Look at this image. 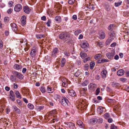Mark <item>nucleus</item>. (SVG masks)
Segmentation results:
<instances>
[{
  "mask_svg": "<svg viewBox=\"0 0 129 129\" xmlns=\"http://www.w3.org/2000/svg\"><path fill=\"white\" fill-rule=\"evenodd\" d=\"M60 102L63 106H66L68 105L69 103V101L65 97H62V98Z\"/></svg>",
  "mask_w": 129,
  "mask_h": 129,
  "instance_id": "nucleus-2",
  "label": "nucleus"
},
{
  "mask_svg": "<svg viewBox=\"0 0 129 129\" xmlns=\"http://www.w3.org/2000/svg\"><path fill=\"white\" fill-rule=\"evenodd\" d=\"M55 19L56 21L60 22L61 20V17L59 16H57L55 17Z\"/></svg>",
  "mask_w": 129,
  "mask_h": 129,
  "instance_id": "nucleus-38",
  "label": "nucleus"
},
{
  "mask_svg": "<svg viewBox=\"0 0 129 129\" xmlns=\"http://www.w3.org/2000/svg\"><path fill=\"white\" fill-rule=\"evenodd\" d=\"M75 0H69L68 3L70 5L73 4L75 2Z\"/></svg>",
  "mask_w": 129,
  "mask_h": 129,
  "instance_id": "nucleus-48",
  "label": "nucleus"
},
{
  "mask_svg": "<svg viewBox=\"0 0 129 129\" xmlns=\"http://www.w3.org/2000/svg\"><path fill=\"white\" fill-rule=\"evenodd\" d=\"M9 18L8 17H5L4 18V21L5 22H7L9 20Z\"/></svg>",
  "mask_w": 129,
  "mask_h": 129,
  "instance_id": "nucleus-60",
  "label": "nucleus"
},
{
  "mask_svg": "<svg viewBox=\"0 0 129 129\" xmlns=\"http://www.w3.org/2000/svg\"><path fill=\"white\" fill-rule=\"evenodd\" d=\"M72 19L74 20H76L77 18V16L76 15H74L72 17Z\"/></svg>",
  "mask_w": 129,
  "mask_h": 129,
  "instance_id": "nucleus-59",
  "label": "nucleus"
},
{
  "mask_svg": "<svg viewBox=\"0 0 129 129\" xmlns=\"http://www.w3.org/2000/svg\"><path fill=\"white\" fill-rule=\"evenodd\" d=\"M107 102H108L110 103H114L115 102V101L114 99H108L107 100Z\"/></svg>",
  "mask_w": 129,
  "mask_h": 129,
  "instance_id": "nucleus-47",
  "label": "nucleus"
},
{
  "mask_svg": "<svg viewBox=\"0 0 129 129\" xmlns=\"http://www.w3.org/2000/svg\"><path fill=\"white\" fill-rule=\"evenodd\" d=\"M14 93L16 95L17 98L19 99H21V97L19 92L17 91H14Z\"/></svg>",
  "mask_w": 129,
  "mask_h": 129,
  "instance_id": "nucleus-27",
  "label": "nucleus"
},
{
  "mask_svg": "<svg viewBox=\"0 0 129 129\" xmlns=\"http://www.w3.org/2000/svg\"><path fill=\"white\" fill-rule=\"evenodd\" d=\"M124 71L123 70L120 69L117 72V74L119 76L123 75L124 74Z\"/></svg>",
  "mask_w": 129,
  "mask_h": 129,
  "instance_id": "nucleus-18",
  "label": "nucleus"
},
{
  "mask_svg": "<svg viewBox=\"0 0 129 129\" xmlns=\"http://www.w3.org/2000/svg\"><path fill=\"white\" fill-rule=\"evenodd\" d=\"M122 2H118L117 3H115V5L116 7H118L122 3Z\"/></svg>",
  "mask_w": 129,
  "mask_h": 129,
  "instance_id": "nucleus-50",
  "label": "nucleus"
},
{
  "mask_svg": "<svg viewBox=\"0 0 129 129\" xmlns=\"http://www.w3.org/2000/svg\"><path fill=\"white\" fill-rule=\"evenodd\" d=\"M114 111L115 112L119 111L118 106L116 105L114 107Z\"/></svg>",
  "mask_w": 129,
  "mask_h": 129,
  "instance_id": "nucleus-29",
  "label": "nucleus"
},
{
  "mask_svg": "<svg viewBox=\"0 0 129 129\" xmlns=\"http://www.w3.org/2000/svg\"><path fill=\"white\" fill-rule=\"evenodd\" d=\"M112 85L113 87H117L119 86L120 84L119 83L113 82L112 83Z\"/></svg>",
  "mask_w": 129,
  "mask_h": 129,
  "instance_id": "nucleus-31",
  "label": "nucleus"
},
{
  "mask_svg": "<svg viewBox=\"0 0 129 129\" xmlns=\"http://www.w3.org/2000/svg\"><path fill=\"white\" fill-rule=\"evenodd\" d=\"M115 54V53L114 51L111 52H109L107 53L106 55L107 57L110 59H112Z\"/></svg>",
  "mask_w": 129,
  "mask_h": 129,
  "instance_id": "nucleus-7",
  "label": "nucleus"
},
{
  "mask_svg": "<svg viewBox=\"0 0 129 129\" xmlns=\"http://www.w3.org/2000/svg\"><path fill=\"white\" fill-rule=\"evenodd\" d=\"M22 8L21 5L20 4H18L15 6L14 10L16 12H19L20 11Z\"/></svg>",
  "mask_w": 129,
  "mask_h": 129,
  "instance_id": "nucleus-8",
  "label": "nucleus"
},
{
  "mask_svg": "<svg viewBox=\"0 0 129 129\" xmlns=\"http://www.w3.org/2000/svg\"><path fill=\"white\" fill-rule=\"evenodd\" d=\"M23 10L25 13L28 14L30 12L31 10L28 6H24L23 8Z\"/></svg>",
  "mask_w": 129,
  "mask_h": 129,
  "instance_id": "nucleus-11",
  "label": "nucleus"
},
{
  "mask_svg": "<svg viewBox=\"0 0 129 129\" xmlns=\"http://www.w3.org/2000/svg\"><path fill=\"white\" fill-rule=\"evenodd\" d=\"M115 27L114 25L113 24H110L108 27V29L110 31H112Z\"/></svg>",
  "mask_w": 129,
  "mask_h": 129,
  "instance_id": "nucleus-28",
  "label": "nucleus"
},
{
  "mask_svg": "<svg viewBox=\"0 0 129 129\" xmlns=\"http://www.w3.org/2000/svg\"><path fill=\"white\" fill-rule=\"evenodd\" d=\"M88 81L87 80H85L83 82L82 85L83 86H86L88 84Z\"/></svg>",
  "mask_w": 129,
  "mask_h": 129,
  "instance_id": "nucleus-44",
  "label": "nucleus"
},
{
  "mask_svg": "<svg viewBox=\"0 0 129 129\" xmlns=\"http://www.w3.org/2000/svg\"><path fill=\"white\" fill-rule=\"evenodd\" d=\"M61 80L62 83V84L63 86L66 87L67 86L68 84H70V82L66 78H62L61 79Z\"/></svg>",
  "mask_w": 129,
  "mask_h": 129,
  "instance_id": "nucleus-3",
  "label": "nucleus"
},
{
  "mask_svg": "<svg viewBox=\"0 0 129 129\" xmlns=\"http://www.w3.org/2000/svg\"><path fill=\"white\" fill-rule=\"evenodd\" d=\"M44 106H39L37 107V109L38 111H40L43 109Z\"/></svg>",
  "mask_w": 129,
  "mask_h": 129,
  "instance_id": "nucleus-35",
  "label": "nucleus"
},
{
  "mask_svg": "<svg viewBox=\"0 0 129 129\" xmlns=\"http://www.w3.org/2000/svg\"><path fill=\"white\" fill-rule=\"evenodd\" d=\"M124 32L126 33L127 35H129V30L128 29L124 30Z\"/></svg>",
  "mask_w": 129,
  "mask_h": 129,
  "instance_id": "nucleus-64",
  "label": "nucleus"
},
{
  "mask_svg": "<svg viewBox=\"0 0 129 129\" xmlns=\"http://www.w3.org/2000/svg\"><path fill=\"white\" fill-rule=\"evenodd\" d=\"M98 35L99 36V38L101 39H103L105 37V32L102 30L100 31Z\"/></svg>",
  "mask_w": 129,
  "mask_h": 129,
  "instance_id": "nucleus-6",
  "label": "nucleus"
},
{
  "mask_svg": "<svg viewBox=\"0 0 129 129\" xmlns=\"http://www.w3.org/2000/svg\"><path fill=\"white\" fill-rule=\"evenodd\" d=\"M60 96L59 95L57 94H55L54 96V99L56 100H58L59 99Z\"/></svg>",
  "mask_w": 129,
  "mask_h": 129,
  "instance_id": "nucleus-45",
  "label": "nucleus"
},
{
  "mask_svg": "<svg viewBox=\"0 0 129 129\" xmlns=\"http://www.w3.org/2000/svg\"><path fill=\"white\" fill-rule=\"evenodd\" d=\"M98 111L100 113H102L103 111V108L101 107H100L97 109Z\"/></svg>",
  "mask_w": 129,
  "mask_h": 129,
  "instance_id": "nucleus-40",
  "label": "nucleus"
},
{
  "mask_svg": "<svg viewBox=\"0 0 129 129\" xmlns=\"http://www.w3.org/2000/svg\"><path fill=\"white\" fill-rule=\"evenodd\" d=\"M9 96V98L11 100L13 101H15V96L14 94V92L12 90H11L10 91Z\"/></svg>",
  "mask_w": 129,
  "mask_h": 129,
  "instance_id": "nucleus-9",
  "label": "nucleus"
},
{
  "mask_svg": "<svg viewBox=\"0 0 129 129\" xmlns=\"http://www.w3.org/2000/svg\"><path fill=\"white\" fill-rule=\"evenodd\" d=\"M107 73V71L105 70H104L102 71L101 73V75L102 78H105L106 77V75Z\"/></svg>",
  "mask_w": 129,
  "mask_h": 129,
  "instance_id": "nucleus-16",
  "label": "nucleus"
},
{
  "mask_svg": "<svg viewBox=\"0 0 129 129\" xmlns=\"http://www.w3.org/2000/svg\"><path fill=\"white\" fill-rule=\"evenodd\" d=\"M12 73L15 76L20 79H22L24 77L22 74L17 72L13 71Z\"/></svg>",
  "mask_w": 129,
  "mask_h": 129,
  "instance_id": "nucleus-4",
  "label": "nucleus"
},
{
  "mask_svg": "<svg viewBox=\"0 0 129 129\" xmlns=\"http://www.w3.org/2000/svg\"><path fill=\"white\" fill-rule=\"evenodd\" d=\"M37 52V50L36 47L35 46L33 47L31 49L30 54L31 57H34L36 55Z\"/></svg>",
  "mask_w": 129,
  "mask_h": 129,
  "instance_id": "nucleus-5",
  "label": "nucleus"
},
{
  "mask_svg": "<svg viewBox=\"0 0 129 129\" xmlns=\"http://www.w3.org/2000/svg\"><path fill=\"white\" fill-rule=\"evenodd\" d=\"M88 67L89 65L88 64H86L84 66V68L85 70H88Z\"/></svg>",
  "mask_w": 129,
  "mask_h": 129,
  "instance_id": "nucleus-55",
  "label": "nucleus"
},
{
  "mask_svg": "<svg viewBox=\"0 0 129 129\" xmlns=\"http://www.w3.org/2000/svg\"><path fill=\"white\" fill-rule=\"evenodd\" d=\"M94 65L95 62H91L90 64V69H93Z\"/></svg>",
  "mask_w": 129,
  "mask_h": 129,
  "instance_id": "nucleus-34",
  "label": "nucleus"
},
{
  "mask_svg": "<svg viewBox=\"0 0 129 129\" xmlns=\"http://www.w3.org/2000/svg\"><path fill=\"white\" fill-rule=\"evenodd\" d=\"M84 13L82 11L80 12L79 13V16L83 17V16Z\"/></svg>",
  "mask_w": 129,
  "mask_h": 129,
  "instance_id": "nucleus-53",
  "label": "nucleus"
},
{
  "mask_svg": "<svg viewBox=\"0 0 129 129\" xmlns=\"http://www.w3.org/2000/svg\"><path fill=\"white\" fill-rule=\"evenodd\" d=\"M13 68L14 69L16 70H19L22 68V66L21 65L16 64L14 65Z\"/></svg>",
  "mask_w": 129,
  "mask_h": 129,
  "instance_id": "nucleus-14",
  "label": "nucleus"
},
{
  "mask_svg": "<svg viewBox=\"0 0 129 129\" xmlns=\"http://www.w3.org/2000/svg\"><path fill=\"white\" fill-rule=\"evenodd\" d=\"M10 80L12 81H14L16 80V78H15V77L12 75H11L10 77Z\"/></svg>",
  "mask_w": 129,
  "mask_h": 129,
  "instance_id": "nucleus-42",
  "label": "nucleus"
},
{
  "mask_svg": "<svg viewBox=\"0 0 129 129\" xmlns=\"http://www.w3.org/2000/svg\"><path fill=\"white\" fill-rule=\"evenodd\" d=\"M80 71L78 70L75 73L74 75L76 77H78L80 75Z\"/></svg>",
  "mask_w": 129,
  "mask_h": 129,
  "instance_id": "nucleus-39",
  "label": "nucleus"
},
{
  "mask_svg": "<svg viewBox=\"0 0 129 129\" xmlns=\"http://www.w3.org/2000/svg\"><path fill=\"white\" fill-rule=\"evenodd\" d=\"M87 90V89L86 88H81L80 89V91L81 92L83 91L84 92H85Z\"/></svg>",
  "mask_w": 129,
  "mask_h": 129,
  "instance_id": "nucleus-57",
  "label": "nucleus"
},
{
  "mask_svg": "<svg viewBox=\"0 0 129 129\" xmlns=\"http://www.w3.org/2000/svg\"><path fill=\"white\" fill-rule=\"evenodd\" d=\"M26 40L25 39H21L20 40V43H22L24 42V43L26 42Z\"/></svg>",
  "mask_w": 129,
  "mask_h": 129,
  "instance_id": "nucleus-54",
  "label": "nucleus"
},
{
  "mask_svg": "<svg viewBox=\"0 0 129 129\" xmlns=\"http://www.w3.org/2000/svg\"><path fill=\"white\" fill-rule=\"evenodd\" d=\"M109 61V60L105 59H102L101 61L100 60H99L98 62L99 63H104L105 62H108Z\"/></svg>",
  "mask_w": 129,
  "mask_h": 129,
  "instance_id": "nucleus-33",
  "label": "nucleus"
},
{
  "mask_svg": "<svg viewBox=\"0 0 129 129\" xmlns=\"http://www.w3.org/2000/svg\"><path fill=\"white\" fill-rule=\"evenodd\" d=\"M51 22L50 19H49L46 23V24L48 27L50 26V24L51 23Z\"/></svg>",
  "mask_w": 129,
  "mask_h": 129,
  "instance_id": "nucleus-52",
  "label": "nucleus"
},
{
  "mask_svg": "<svg viewBox=\"0 0 129 129\" xmlns=\"http://www.w3.org/2000/svg\"><path fill=\"white\" fill-rule=\"evenodd\" d=\"M80 55L81 57L82 58H84L86 56V53H84L82 52H81Z\"/></svg>",
  "mask_w": 129,
  "mask_h": 129,
  "instance_id": "nucleus-37",
  "label": "nucleus"
},
{
  "mask_svg": "<svg viewBox=\"0 0 129 129\" xmlns=\"http://www.w3.org/2000/svg\"><path fill=\"white\" fill-rule=\"evenodd\" d=\"M76 63L78 65H80L81 64V62L80 59L77 60Z\"/></svg>",
  "mask_w": 129,
  "mask_h": 129,
  "instance_id": "nucleus-58",
  "label": "nucleus"
},
{
  "mask_svg": "<svg viewBox=\"0 0 129 129\" xmlns=\"http://www.w3.org/2000/svg\"><path fill=\"white\" fill-rule=\"evenodd\" d=\"M11 25L12 27L13 30L14 31H16L17 30V26L15 23H12L11 24Z\"/></svg>",
  "mask_w": 129,
  "mask_h": 129,
  "instance_id": "nucleus-19",
  "label": "nucleus"
},
{
  "mask_svg": "<svg viewBox=\"0 0 129 129\" xmlns=\"http://www.w3.org/2000/svg\"><path fill=\"white\" fill-rule=\"evenodd\" d=\"M68 93L70 95L72 96H74L76 95L75 92L73 90H70L68 91Z\"/></svg>",
  "mask_w": 129,
  "mask_h": 129,
  "instance_id": "nucleus-17",
  "label": "nucleus"
},
{
  "mask_svg": "<svg viewBox=\"0 0 129 129\" xmlns=\"http://www.w3.org/2000/svg\"><path fill=\"white\" fill-rule=\"evenodd\" d=\"M13 107L16 113L20 114L21 113V112L20 110L16 106H13Z\"/></svg>",
  "mask_w": 129,
  "mask_h": 129,
  "instance_id": "nucleus-25",
  "label": "nucleus"
},
{
  "mask_svg": "<svg viewBox=\"0 0 129 129\" xmlns=\"http://www.w3.org/2000/svg\"><path fill=\"white\" fill-rule=\"evenodd\" d=\"M3 46V42L2 40H0V48H2Z\"/></svg>",
  "mask_w": 129,
  "mask_h": 129,
  "instance_id": "nucleus-61",
  "label": "nucleus"
},
{
  "mask_svg": "<svg viewBox=\"0 0 129 129\" xmlns=\"http://www.w3.org/2000/svg\"><path fill=\"white\" fill-rule=\"evenodd\" d=\"M96 45L100 47H103L104 45V43L102 42H96Z\"/></svg>",
  "mask_w": 129,
  "mask_h": 129,
  "instance_id": "nucleus-22",
  "label": "nucleus"
},
{
  "mask_svg": "<svg viewBox=\"0 0 129 129\" xmlns=\"http://www.w3.org/2000/svg\"><path fill=\"white\" fill-rule=\"evenodd\" d=\"M53 90L50 88L49 87H48L47 89V91L49 93H51L53 91Z\"/></svg>",
  "mask_w": 129,
  "mask_h": 129,
  "instance_id": "nucleus-32",
  "label": "nucleus"
},
{
  "mask_svg": "<svg viewBox=\"0 0 129 129\" xmlns=\"http://www.w3.org/2000/svg\"><path fill=\"white\" fill-rule=\"evenodd\" d=\"M28 107L29 108L31 109H33L34 108L33 105L30 103L28 104Z\"/></svg>",
  "mask_w": 129,
  "mask_h": 129,
  "instance_id": "nucleus-43",
  "label": "nucleus"
},
{
  "mask_svg": "<svg viewBox=\"0 0 129 129\" xmlns=\"http://www.w3.org/2000/svg\"><path fill=\"white\" fill-rule=\"evenodd\" d=\"M109 116L110 115L108 113H105L104 115V117L106 119H108Z\"/></svg>",
  "mask_w": 129,
  "mask_h": 129,
  "instance_id": "nucleus-41",
  "label": "nucleus"
},
{
  "mask_svg": "<svg viewBox=\"0 0 129 129\" xmlns=\"http://www.w3.org/2000/svg\"><path fill=\"white\" fill-rule=\"evenodd\" d=\"M43 35H38L37 36V38L40 39L41 38H42L43 37Z\"/></svg>",
  "mask_w": 129,
  "mask_h": 129,
  "instance_id": "nucleus-63",
  "label": "nucleus"
},
{
  "mask_svg": "<svg viewBox=\"0 0 129 129\" xmlns=\"http://www.w3.org/2000/svg\"><path fill=\"white\" fill-rule=\"evenodd\" d=\"M89 46L88 42L86 41H84L81 46V47L82 48H86L88 47Z\"/></svg>",
  "mask_w": 129,
  "mask_h": 129,
  "instance_id": "nucleus-15",
  "label": "nucleus"
},
{
  "mask_svg": "<svg viewBox=\"0 0 129 129\" xmlns=\"http://www.w3.org/2000/svg\"><path fill=\"white\" fill-rule=\"evenodd\" d=\"M120 81H122V82H124L127 79L126 78H120Z\"/></svg>",
  "mask_w": 129,
  "mask_h": 129,
  "instance_id": "nucleus-56",
  "label": "nucleus"
},
{
  "mask_svg": "<svg viewBox=\"0 0 129 129\" xmlns=\"http://www.w3.org/2000/svg\"><path fill=\"white\" fill-rule=\"evenodd\" d=\"M26 19V16L24 15L21 18V22L23 25H24L25 24Z\"/></svg>",
  "mask_w": 129,
  "mask_h": 129,
  "instance_id": "nucleus-26",
  "label": "nucleus"
},
{
  "mask_svg": "<svg viewBox=\"0 0 129 129\" xmlns=\"http://www.w3.org/2000/svg\"><path fill=\"white\" fill-rule=\"evenodd\" d=\"M89 87L91 90H94L97 87L96 85L93 83H90L89 85Z\"/></svg>",
  "mask_w": 129,
  "mask_h": 129,
  "instance_id": "nucleus-12",
  "label": "nucleus"
},
{
  "mask_svg": "<svg viewBox=\"0 0 129 129\" xmlns=\"http://www.w3.org/2000/svg\"><path fill=\"white\" fill-rule=\"evenodd\" d=\"M114 38H109L107 40L106 42V45H109L114 40Z\"/></svg>",
  "mask_w": 129,
  "mask_h": 129,
  "instance_id": "nucleus-20",
  "label": "nucleus"
},
{
  "mask_svg": "<svg viewBox=\"0 0 129 129\" xmlns=\"http://www.w3.org/2000/svg\"><path fill=\"white\" fill-rule=\"evenodd\" d=\"M100 92V88H98L96 89L95 91V94L98 95Z\"/></svg>",
  "mask_w": 129,
  "mask_h": 129,
  "instance_id": "nucleus-49",
  "label": "nucleus"
},
{
  "mask_svg": "<svg viewBox=\"0 0 129 129\" xmlns=\"http://www.w3.org/2000/svg\"><path fill=\"white\" fill-rule=\"evenodd\" d=\"M77 124L80 128H83L84 125L82 122L81 120H79L77 121Z\"/></svg>",
  "mask_w": 129,
  "mask_h": 129,
  "instance_id": "nucleus-21",
  "label": "nucleus"
},
{
  "mask_svg": "<svg viewBox=\"0 0 129 129\" xmlns=\"http://www.w3.org/2000/svg\"><path fill=\"white\" fill-rule=\"evenodd\" d=\"M70 37V35L68 33L66 32H61L58 36V38L59 39L62 40L64 42L68 41Z\"/></svg>",
  "mask_w": 129,
  "mask_h": 129,
  "instance_id": "nucleus-1",
  "label": "nucleus"
},
{
  "mask_svg": "<svg viewBox=\"0 0 129 129\" xmlns=\"http://www.w3.org/2000/svg\"><path fill=\"white\" fill-rule=\"evenodd\" d=\"M102 57V55L101 54H98L95 55L94 56V58L96 59H98Z\"/></svg>",
  "mask_w": 129,
  "mask_h": 129,
  "instance_id": "nucleus-30",
  "label": "nucleus"
},
{
  "mask_svg": "<svg viewBox=\"0 0 129 129\" xmlns=\"http://www.w3.org/2000/svg\"><path fill=\"white\" fill-rule=\"evenodd\" d=\"M27 69L26 68H23L22 70V72L23 73H25L26 72Z\"/></svg>",
  "mask_w": 129,
  "mask_h": 129,
  "instance_id": "nucleus-62",
  "label": "nucleus"
},
{
  "mask_svg": "<svg viewBox=\"0 0 129 129\" xmlns=\"http://www.w3.org/2000/svg\"><path fill=\"white\" fill-rule=\"evenodd\" d=\"M111 129H118L117 127L114 124L112 125L110 127Z\"/></svg>",
  "mask_w": 129,
  "mask_h": 129,
  "instance_id": "nucleus-46",
  "label": "nucleus"
},
{
  "mask_svg": "<svg viewBox=\"0 0 129 129\" xmlns=\"http://www.w3.org/2000/svg\"><path fill=\"white\" fill-rule=\"evenodd\" d=\"M66 59L63 58H62L61 61L60 66L62 67H63L65 64Z\"/></svg>",
  "mask_w": 129,
  "mask_h": 129,
  "instance_id": "nucleus-24",
  "label": "nucleus"
},
{
  "mask_svg": "<svg viewBox=\"0 0 129 129\" xmlns=\"http://www.w3.org/2000/svg\"><path fill=\"white\" fill-rule=\"evenodd\" d=\"M40 90L42 93H45L46 92V89L45 88L42 87L40 88Z\"/></svg>",
  "mask_w": 129,
  "mask_h": 129,
  "instance_id": "nucleus-51",
  "label": "nucleus"
},
{
  "mask_svg": "<svg viewBox=\"0 0 129 129\" xmlns=\"http://www.w3.org/2000/svg\"><path fill=\"white\" fill-rule=\"evenodd\" d=\"M82 31L80 30H77L74 32V34L76 36H77L78 34L81 33Z\"/></svg>",
  "mask_w": 129,
  "mask_h": 129,
  "instance_id": "nucleus-36",
  "label": "nucleus"
},
{
  "mask_svg": "<svg viewBox=\"0 0 129 129\" xmlns=\"http://www.w3.org/2000/svg\"><path fill=\"white\" fill-rule=\"evenodd\" d=\"M109 38H113L114 39L115 36V33L114 31H110L109 33Z\"/></svg>",
  "mask_w": 129,
  "mask_h": 129,
  "instance_id": "nucleus-23",
  "label": "nucleus"
},
{
  "mask_svg": "<svg viewBox=\"0 0 129 129\" xmlns=\"http://www.w3.org/2000/svg\"><path fill=\"white\" fill-rule=\"evenodd\" d=\"M79 106L78 108L81 111V113H82L83 112L84 110H86V106H84L83 104L79 105Z\"/></svg>",
  "mask_w": 129,
  "mask_h": 129,
  "instance_id": "nucleus-10",
  "label": "nucleus"
},
{
  "mask_svg": "<svg viewBox=\"0 0 129 129\" xmlns=\"http://www.w3.org/2000/svg\"><path fill=\"white\" fill-rule=\"evenodd\" d=\"M58 50L57 48H55L53 50L52 52V56L53 57H55L56 56V54L58 52Z\"/></svg>",
  "mask_w": 129,
  "mask_h": 129,
  "instance_id": "nucleus-13",
  "label": "nucleus"
}]
</instances>
